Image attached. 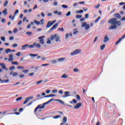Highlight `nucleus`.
<instances>
[{
    "label": "nucleus",
    "instance_id": "nucleus-12",
    "mask_svg": "<svg viewBox=\"0 0 125 125\" xmlns=\"http://www.w3.org/2000/svg\"><path fill=\"white\" fill-rule=\"evenodd\" d=\"M70 94V92L66 91L64 93V96H63V98H66V97H69V96H71V95Z\"/></svg>",
    "mask_w": 125,
    "mask_h": 125
},
{
    "label": "nucleus",
    "instance_id": "nucleus-10",
    "mask_svg": "<svg viewBox=\"0 0 125 125\" xmlns=\"http://www.w3.org/2000/svg\"><path fill=\"white\" fill-rule=\"evenodd\" d=\"M8 57H9V58L8 59V61L9 62H11L12 61H13V60H14V59H13V55L12 54H10Z\"/></svg>",
    "mask_w": 125,
    "mask_h": 125
},
{
    "label": "nucleus",
    "instance_id": "nucleus-14",
    "mask_svg": "<svg viewBox=\"0 0 125 125\" xmlns=\"http://www.w3.org/2000/svg\"><path fill=\"white\" fill-rule=\"evenodd\" d=\"M52 22H51V21H48V23H47V25H46V28H50V27H51V26H52Z\"/></svg>",
    "mask_w": 125,
    "mask_h": 125
},
{
    "label": "nucleus",
    "instance_id": "nucleus-34",
    "mask_svg": "<svg viewBox=\"0 0 125 125\" xmlns=\"http://www.w3.org/2000/svg\"><path fill=\"white\" fill-rule=\"evenodd\" d=\"M8 4V1L6 0L4 2V6H7V5Z\"/></svg>",
    "mask_w": 125,
    "mask_h": 125
},
{
    "label": "nucleus",
    "instance_id": "nucleus-23",
    "mask_svg": "<svg viewBox=\"0 0 125 125\" xmlns=\"http://www.w3.org/2000/svg\"><path fill=\"white\" fill-rule=\"evenodd\" d=\"M108 41H109V38H108V36H105L104 37V42H107Z\"/></svg>",
    "mask_w": 125,
    "mask_h": 125
},
{
    "label": "nucleus",
    "instance_id": "nucleus-22",
    "mask_svg": "<svg viewBox=\"0 0 125 125\" xmlns=\"http://www.w3.org/2000/svg\"><path fill=\"white\" fill-rule=\"evenodd\" d=\"M68 77H69V76H68V75L64 74L61 76V78H62V79H66V78H68Z\"/></svg>",
    "mask_w": 125,
    "mask_h": 125
},
{
    "label": "nucleus",
    "instance_id": "nucleus-31",
    "mask_svg": "<svg viewBox=\"0 0 125 125\" xmlns=\"http://www.w3.org/2000/svg\"><path fill=\"white\" fill-rule=\"evenodd\" d=\"M13 33L14 34H16V33H18V29H17V28H15L14 30H13Z\"/></svg>",
    "mask_w": 125,
    "mask_h": 125
},
{
    "label": "nucleus",
    "instance_id": "nucleus-44",
    "mask_svg": "<svg viewBox=\"0 0 125 125\" xmlns=\"http://www.w3.org/2000/svg\"><path fill=\"white\" fill-rule=\"evenodd\" d=\"M76 97H77V99H78V100H81V97L80 96V95H77Z\"/></svg>",
    "mask_w": 125,
    "mask_h": 125
},
{
    "label": "nucleus",
    "instance_id": "nucleus-9",
    "mask_svg": "<svg viewBox=\"0 0 125 125\" xmlns=\"http://www.w3.org/2000/svg\"><path fill=\"white\" fill-rule=\"evenodd\" d=\"M67 123V117L64 116L62 119V123L60 124V125H64Z\"/></svg>",
    "mask_w": 125,
    "mask_h": 125
},
{
    "label": "nucleus",
    "instance_id": "nucleus-11",
    "mask_svg": "<svg viewBox=\"0 0 125 125\" xmlns=\"http://www.w3.org/2000/svg\"><path fill=\"white\" fill-rule=\"evenodd\" d=\"M82 107V103H78L75 106H74V109H79Z\"/></svg>",
    "mask_w": 125,
    "mask_h": 125
},
{
    "label": "nucleus",
    "instance_id": "nucleus-58",
    "mask_svg": "<svg viewBox=\"0 0 125 125\" xmlns=\"http://www.w3.org/2000/svg\"><path fill=\"white\" fill-rule=\"evenodd\" d=\"M22 98V97L18 98L16 99V101H20V100H21Z\"/></svg>",
    "mask_w": 125,
    "mask_h": 125
},
{
    "label": "nucleus",
    "instance_id": "nucleus-35",
    "mask_svg": "<svg viewBox=\"0 0 125 125\" xmlns=\"http://www.w3.org/2000/svg\"><path fill=\"white\" fill-rule=\"evenodd\" d=\"M9 82V80L7 79L6 80H2L1 81V83H8Z\"/></svg>",
    "mask_w": 125,
    "mask_h": 125
},
{
    "label": "nucleus",
    "instance_id": "nucleus-52",
    "mask_svg": "<svg viewBox=\"0 0 125 125\" xmlns=\"http://www.w3.org/2000/svg\"><path fill=\"white\" fill-rule=\"evenodd\" d=\"M34 75H35V73L34 72H32L29 74V76H30V77H33Z\"/></svg>",
    "mask_w": 125,
    "mask_h": 125
},
{
    "label": "nucleus",
    "instance_id": "nucleus-13",
    "mask_svg": "<svg viewBox=\"0 0 125 125\" xmlns=\"http://www.w3.org/2000/svg\"><path fill=\"white\" fill-rule=\"evenodd\" d=\"M27 47H29L28 44L23 45L22 46H21V50H24L26 49V48H27Z\"/></svg>",
    "mask_w": 125,
    "mask_h": 125
},
{
    "label": "nucleus",
    "instance_id": "nucleus-53",
    "mask_svg": "<svg viewBox=\"0 0 125 125\" xmlns=\"http://www.w3.org/2000/svg\"><path fill=\"white\" fill-rule=\"evenodd\" d=\"M62 6L63 7V8H68V6L66 5H62Z\"/></svg>",
    "mask_w": 125,
    "mask_h": 125
},
{
    "label": "nucleus",
    "instance_id": "nucleus-8",
    "mask_svg": "<svg viewBox=\"0 0 125 125\" xmlns=\"http://www.w3.org/2000/svg\"><path fill=\"white\" fill-rule=\"evenodd\" d=\"M59 25V23H55L52 27V28L50 29V31H53V30H56V28H57V27H58V25Z\"/></svg>",
    "mask_w": 125,
    "mask_h": 125
},
{
    "label": "nucleus",
    "instance_id": "nucleus-41",
    "mask_svg": "<svg viewBox=\"0 0 125 125\" xmlns=\"http://www.w3.org/2000/svg\"><path fill=\"white\" fill-rule=\"evenodd\" d=\"M100 17H99L95 21V23H97L100 20Z\"/></svg>",
    "mask_w": 125,
    "mask_h": 125
},
{
    "label": "nucleus",
    "instance_id": "nucleus-21",
    "mask_svg": "<svg viewBox=\"0 0 125 125\" xmlns=\"http://www.w3.org/2000/svg\"><path fill=\"white\" fill-rule=\"evenodd\" d=\"M2 13L5 16L7 15V9H5L4 10H3L2 11Z\"/></svg>",
    "mask_w": 125,
    "mask_h": 125
},
{
    "label": "nucleus",
    "instance_id": "nucleus-51",
    "mask_svg": "<svg viewBox=\"0 0 125 125\" xmlns=\"http://www.w3.org/2000/svg\"><path fill=\"white\" fill-rule=\"evenodd\" d=\"M17 68L18 69H25V68L24 67H23V66H18Z\"/></svg>",
    "mask_w": 125,
    "mask_h": 125
},
{
    "label": "nucleus",
    "instance_id": "nucleus-50",
    "mask_svg": "<svg viewBox=\"0 0 125 125\" xmlns=\"http://www.w3.org/2000/svg\"><path fill=\"white\" fill-rule=\"evenodd\" d=\"M9 40H10V41H13V40H14V37H13V36L10 37Z\"/></svg>",
    "mask_w": 125,
    "mask_h": 125
},
{
    "label": "nucleus",
    "instance_id": "nucleus-45",
    "mask_svg": "<svg viewBox=\"0 0 125 125\" xmlns=\"http://www.w3.org/2000/svg\"><path fill=\"white\" fill-rule=\"evenodd\" d=\"M94 7L96 9H97V8H99V7H100V4H98L97 6H95Z\"/></svg>",
    "mask_w": 125,
    "mask_h": 125
},
{
    "label": "nucleus",
    "instance_id": "nucleus-56",
    "mask_svg": "<svg viewBox=\"0 0 125 125\" xmlns=\"http://www.w3.org/2000/svg\"><path fill=\"white\" fill-rule=\"evenodd\" d=\"M17 56H20V55H21V53L20 52H18L17 54H16Z\"/></svg>",
    "mask_w": 125,
    "mask_h": 125
},
{
    "label": "nucleus",
    "instance_id": "nucleus-63",
    "mask_svg": "<svg viewBox=\"0 0 125 125\" xmlns=\"http://www.w3.org/2000/svg\"><path fill=\"white\" fill-rule=\"evenodd\" d=\"M124 4H125V2H122L119 3V5H124Z\"/></svg>",
    "mask_w": 125,
    "mask_h": 125
},
{
    "label": "nucleus",
    "instance_id": "nucleus-24",
    "mask_svg": "<svg viewBox=\"0 0 125 125\" xmlns=\"http://www.w3.org/2000/svg\"><path fill=\"white\" fill-rule=\"evenodd\" d=\"M73 31H74L73 35H77V34L79 33V31H78V28L74 29Z\"/></svg>",
    "mask_w": 125,
    "mask_h": 125
},
{
    "label": "nucleus",
    "instance_id": "nucleus-37",
    "mask_svg": "<svg viewBox=\"0 0 125 125\" xmlns=\"http://www.w3.org/2000/svg\"><path fill=\"white\" fill-rule=\"evenodd\" d=\"M60 118H61V115H57L56 116L53 117V119H59Z\"/></svg>",
    "mask_w": 125,
    "mask_h": 125
},
{
    "label": "nucleus",
    "instance_id": "nucleus-6",
    "mask_svg": "<svg viewBox=\"0 0 125 125\" xmlns=\"http://www.w3.org/2000/svg\"><path fill=\"white\" fill-rule=\"evenodd\" d=\"M45 36H41L38 38V39L40 40L39 42L41 44H43L44 43V39Z\"/></svg>",
    "mask_w": 125,
    "mask_h": 125
},
{
    "label": "nucleus",
    "instance_id": "nucleus-1",
    "mask_svg": "<svg viewBox=\"0 0 125 125\" xmlns=\"http://www.w3.org/2000/svg\"><path fill=\"white\" fill-rule=\"evenodd\" d=\"M108 23L111 25L109 28V30H115V29L118 28V26L122 25L120 21H117V18H112L110 19Z\"/></svg>",
    "mask_w": 125,
    "mask_h": 125
},
{
    "label": "nucleus",
    "instance_id": "nucleus-29",
    "mask_svg": "<svg viewBox=\"0 0 125 125\" xmlns=\"http://www.w3.org/2000/svg\"><path fill=\"white\" fill-rule=\"evenodd\" d=\"M17 76H18V73L16 72H15L13 73L12 77L14 78V77H17Z\"/></svg>",
    "mask_w": 125,
    "mask_h": 125
},
{
    "label": "nucleus",
    "instance_id": "nucleus-38",
    "mask_svg": "<svg viewBox=\"0 0 125 125\" xmlns=\"http://www.w3.org/2000/svg\"><path fill=\"white\" fill-rule=\"evenodd\" d=\"M0 39L2 42H5V37L2 36V37H1Z\"/></svg>",
    "mask_w": 125,
    "mask_h": 125
},
{
    "label": "nucleus",
    "instance_id": "nucleus-57",
    "mask_svg": "<svg viewBox=\"0 0 125 125\" xmlns=\"http://www.w3.org/2000/svg\"><path fill=\"white\" fill-rule=\"evenodd\" d=\"M42 83V81H38V82H37L36 84H40V83Z\"/></svg>",
    "mask_w": 125,
    "mask_h": 125
},
{
    "label": "nucleus",
    "instance_id": "nucleus-49",
    "mask_svg": "<svg viewBox=\"0 0 125 125\" xmlns=\"http://www.w3.org/2000/svg\"><path fill=\"white\" fill-rule=\"evenodd\" d=\"M23 73H24V74H26V73H28V72H29V70H24L22 71Z\"/></svg>",
    "mask_w": 125,
    "mask_h": 125
},
{
    "label": "nucleus",
    "instance_id": "nucleus-30",
    "mask_svg": "<svg viewBox=\"0 0 125 125\" xmlns=\"http://www.w3.org/2000/svg\"><path fill=\"white\" fill-rule=\"evenodd\" d=\"M57 101H58V102H60V103H61V104H62V105H64L65 104V103L63 102V101H61V100H56Z\"/></svg>",
    "mask_w": 125,
    "mask_h": 125
},
{
    "label": "nucleus",
    "instance_id": "nucleus-19",
    "mask_svg": "<svg viewBox=\"0 0 125 125\" xmlns=\"http://www.w3.org/2000/svg\"><path fill=\"white\" fill-rule=\"evenodd\" d=\"M11 49L10 48H7L5 50V52L6 53V54H8V53H9V52H11Z\"/></svg>",
    "mask_w": 125,
    "mask_h": 125
},
{
    "label": "nucleus",
    "instance_id": "nucleus-59",
    "mask_svg": "<svg viewBox=\"0 0 125 125\" xmlns=\"http://www.w3.org/2000/svg\"><path fill=\"white\" fill-rule=\"evenodd\" d=\"M19 10H16V11L15 12L14 15H16V14H17V13H19Z\"/></svg>",
    "mask_w": 125,
    "mask_h": 125
},
{
    "label": "nucleus",
    "instance_id": "nucleus-28",
    "mask_svg": "<svg viewBox=\"0 0 125 125\" xmlns=\"http://www.w3.org/2000/svg\"><path fill=\"white\" fill-rule=\"evenodd\" d=\"M34 23H35V24H37V25H41V22L37 20H35L34 21Z\"/></svg>",
    "mask_w": 125,
    "mask_h": 125
},
{
    "label": "nucleus",
    "instance_id": "nucleus-17",
    "mask_svg": "<svg viewBox=\"0 0 125 125\" xmlns=\"http://www.w3.org/2000/svg\"><path fill=\"white\" fill-rule=\"evenodd\" d=\"M0 66H1L2 69H6V66H5V64L4 63H0Z\"/></svg>",
    "mask_w": 125,
    "mask_h": 125
},
{
    "label": "nucleus",
    "instance_id": "nucleus-18",
    "mask_svg": "<svg viewBox=\"0 0 125 125\" xmlns=\"http://www.w3.org/2000/svg\"><path fill=\"white\" fill-rule=\"evenodd\" d=\"M54 13V14H58L59 16L62 15V13H61V12H58V11H55Z\"/></svg>",
    "mask_w": 125,
    "mask_h": 125
},
{
    "label": "nucleus",
    "instance_id": "nucleus-42",
    "mask_svg": "<svg viewBox=\"0 0 125 125\" xmlns=\"http://www.w3.org/2000/svg\"><path fill=\"white\" fill-rule=\"evenodd\" d=\"M58 31H61V32H64V28H59Z\"/></svg>",
    "mask_w": 125,
    "mask_h": 125
},
{
    "label": "nucleus",
    "instance_id": "nucleus-20",
    "mask_svg": "<svg viewBox=\"0 0 125 125\" xmlns=\"http://www.w3.org/2000/svg\"><path fill=\"white\" fill-rule=\"evenodd\" d=\"M36 46V43H34L32 45H30L28 46V47H29V48H35V47Z\"/></svg>",
    "mask_w": 125,
    "mask_h": 125
},
{
    "label": "nucleus",
    "instance_id": "nucleus-47",
    "mask_svg": "<svg viewBox=\"0 0 125 125\" xmlns=\"http://www.w3.org/2000/svg\"><path fill=\"white\" fill-rule=\"evenodd\" d=\"M26 35H28V36H31L32 35V32H27L26 33Z\"/></svg>",
    "mask_w": 125,
    "mask_h": 125
},
{
    "label": "nucleus",
    "instance_id": "nucleus-16",
    "mask_svg": "<svg viewBox=\"0 0 125 125\" xmlns=\"http://www.w3.org/2000/svg\"><path fill=\"white\" fill-rule=\"evenodd\" d=\"M65 59H66L65 58H61L58 59L57 60L58 62H63Z\"/></svg>",
    "mask_w": 125,
    "mask_h": 125
},
{
    "label": "nucleus",
    "instance_id": "nucleus-61",
    "mask_svg": "<svg viewBox=\"0 0 125 125\" xmlns=\"http://www.w3.org/2000/svg\"><path fill=\"white\" fill-rule=\"evenodd\" d=\"M72 102H73V103H74L75 104H76L77 103V100H76V99H74L72 100Z\"/></svg>",
    "mask_w": 125,
    "mask_h": 125
},
{
    "label": "nucleus",
    "instance_id": "nucleus-32",
    "mask_svg": "<svg viewBox=\"0 0 125 125\" xmlns=\"http://www.w3.org/2000/svg\"><path fill=\"white\" fill-rule=\"evenodd\" d=\"M35 46H36V47H37V48H41V44H40V43H37V44L36 43Z\"/></svg>",
    "mask_w": 125,
    "mask_h": 125
},
{
    "label": "nucleus",
    "instance_id": "nucleus-5",
    "mask_svg": "<svg viewBox=\"0 0 125 125\" xmlns=\"http://www.w3.org/2000/svg\"><path fill=\"white\" fill-rule=\"evenodd\" d=\"M82 52L81 49H76L73 52L70 53V55L71 56H74V55H77V54H80V53Z\"/></svg>",
    "mask_w": 125,
    "mask_h": 125
},
{
    "label": "nucleus",
    "instance_id": "nucleus-43",
    "mask_svg": "<svg viewBox=\"0 0 125 125\" xmlns=\"http://www.w3.org/2000/svg\"><path fill=\"white\" fill-rule=\"evenodd\" d=\"M12 46L13 47H17V46H18V44L17 43H14L13 45H12Z\"/></svg>",
    "mask_w": 125,
    "mask_h": 125
},
{
    "label": "nucleus",
    "instance_id": "nucleus-46",
    "mask_svg": "<svg viewBox=\"0 0 125 125\" xmlns=\"http://www.w3.org/2000/svg\"><path fill=\"white\" fill-rule=\"evenodd\" d=\"M71 15V11H68L66 14V16H70Z\"/></svg>",
    "mask_w": 125,
    "mask_h": 125
},
{
    "label": "nucleus",
    "instance_id": "nucleus-2",
    "mask_svg": "<svg viewBox=\"0 0 125 125\" xmlns=\"http://www.w3.org/2000/svg\"><path fill=\"white\" fill-rule=\"evenodd\" d=\"M53 100H54V99H52L46 103H44L42 104L38 105L37 106V107L35 108L34 112L36 113L37 112V110H38V109H44L45 105H47V104L50 103V102H52V101H53Z\"/></svg>",
    "mask_w": 125,
    "mask_h": 125
},
{
    "label": "nucleus",
    "instance_id": "nucleus-55",
    "mask_svg": "<svg viewBox=\"0 0 125 125\" xmlns=\"http://www.w3.org/2000/svg\"><path fill=\"white\" fill-rule=\"evenodd\" d=\"M52 62L53 64H56V63H57V61L56 60H53L52 61Z\"/></svg>",
    "mask_w": 125,
    "mask_h": 125
},
{
    "label": "nucleus",
    "instance_id": "nucleus-3",
    "mask_svg": "<svg viewBox=\"0 0 125 125\" xmlns=\"http://www.w3.org/2000/svg\"><path fill=\"white\" fill-rule=\"evenodd\" d=\"M51 41H54L56 42H61V39L60 36L58 34H52L50 37Z\"/></svg>",
    "mask_w": 125,
    "mask_h": 125
},
{
    "label": "nucleus",
    "instance_id": "nucleus-7",
    "mask_svg": "<svg viewBox=\"0 0 125 125\" xmlns=\"http://www.w3.org/2000/svg\"><path fill=\"white\" fill-rule=\"evenodd\" d=\"M34 98V96L29 97L25 99V101L24 102L23 104H27V103L31 100V99H33Z\"/></svg>",
    "mask_w": 125,
    "mask_h": 125
},
{
    "label": "nucleus",
    "instance_id": "nucleus-33",
    "mask_svg": "<svg viewBox=\"0 0 125 125\" xmlns=\"http://www.w3.org/2000/svg\"><path fill=\"white\" fill-rule=\"evenodd\" d=\"M76 17L77 19H81V18H82L83 17V16L77 15H76Z\"/></svg>",
    "mask_w": 125,
    "mask_h": 125
},
{
    "label": "nucleus",
    "instance_id": "nucleus-27",
    "mask_svg": "<svg viewBox=\"0 0 125 125\" xmlns=\"http://www.w3.org/2000/svg\"><path fill=\"white\" fill-rule=\"evenodd\" d=\"M12 65H17V66H18V65H19V63H18V62H12Z\"/></svg>",
    "mask_w": 125,
    "mask_h": 125
},
{
    "label": "nucleus",
    "instance_id": "nucleus-40",
    "mask_svg": "<svg viewBox=\"0 0 125 125\" xmlns=\"http://www.w3.org/2000/svg\"><path fill=\"white\" fill-rule=\"evenodd\" d=\"M40 22H41V25H43V24H44V20L42 19L41 20Z\"/></svg>",
    "mask_w": 125,
    "mask_h": 125
},
{
    "label": "nucleus",
    "instance_id": "nucleus-54",
    "mask_svg": "<svg viewBox=\"0 0 125 125\" xmlns=\"http://www.w3.org/2000/svg\"><path fill=\"white\" fill-rule=\"evenodd\" d=\"M89 14H86L85 15V19H87V18H88V16H89Z\"/></svg>",
    "mask_w": 125,
    "mask_h": 125
},
{
    "label": "nucleus",
    "instance_id": "nucleus-64",
    "mask_svg": "<svg viewBox=\"0 0 125 125\" xmlns=\"http://www.w3.org/2000/svg\"><path fill=\"white\" fill-rule=\"evenodd\" d=\"M73 71L74 72H79V69L78 68H74Z\"/></svg>",
    "mask_w": 125,
    "mask_h": 125
},
{
    "label": "nucleus",
    "instance_id": "nucleus-4",
    "mask_svg": "<svg viewBox=\"0 0 125 125\" xmlns=\"http://www.w3.org/2000/svg\"><path fill=\"white\" fill-rule=\"evenodd\" d=\"M82 27L85 28V30H88L90 28V25L86 22L84 21L82 23Z\"/></svg>",
    "mask_w": 125,
    "mask_h": 125
},
{
    "label": "nucleus",
    "instance_id": "nucleus-15",
    "mask_svg": "<svg viewBox=\"0 0 125 125\" xmlns=\"http://www.w3.org/2000/svg\"><path fill=\"white\" fill-rule=\"evenodd\" d=\"M114 16L115 17H116L117 18H118L119 19L122 18V17L121 16V15H120V14H114Z\"/></svg>",
    "mask_w": 125,
    "mask_h": 125
},
{
    "label": "nucleus",
    "instance_id": "nucleus-48",
    "mask_svg": "<svg viewBox=\"0 0 125 125\" xmlns=\"http://www.w3.org/2000/svg\"><path fill=\"white\" fill-rule=\"evenodd\" d=\"M41 60L43 61H44V60H46V57H42V58H41Z\"/></svg>",
    "mask_w": 125,
    "mask_h": 125
},
{
    "label": "nucleus",
    "instance_id": "nucleus-36",
    "mask_svg": "<svg viewBox=\"0 0 125 125\" xmlns=\"http://www.w3.org/2000/svg\"><path fill=\"white\" fill-rule=\"evenodd\" d=\"M105 46H106L105 44H104V45L101 46V50H104V48H105Z\"/></svg>",
    "mask_w": 125,
    "mask_h": 125
},
{
    "label": "nucleus",
    "instance_id": "nucleus-60",
    "mask_svg": "<svg viewBox=\"0 0 125 125\" xmlns=\"http://www.w3.org/2000/svg\"><path fill=\"white\" fill-rule=\"evenodd\" d=\"M57 90H56V89H54L52 90L53 93H57Z\"/></svg>",
    "mask_w": 125,
    "mask_h": 125
},
{
    "label": "nucleus",
    "instance_id": "nucleus-25",
    "mask_svg": "<svg viewBox=\"0 0 125 125\" xmlns=\"http://www.w3.org/2000/svg\"><path fill=\"white\" fill-rule=\"evenodd\" d=\"M76 13H77V14L83 13V10H79V11H76Z\"/></svg>",
    "mask_w": 125,
    "mask_h": 125
},
{
    "label": "nucleus",
    "instance_id": "nucleus-39",
    "mask_svg": "<svg viewBox=\"0 0 125 125\" xmlns=\"http://www.w3.org/2000/svg\"><path fill=\"white\" fill-rule=\"evenodd\" d=\"M15 66H12L9 68L10 71H12V70H15Z\"/></svg>",
    "mask_w": 125,
    "mask_h": 125
},
{
    "label": "nucleus",
    "instance_id": "nucleus-26",
    "mask_svg": "<svg viewBox=\"0 0 125 125\" xmlns=\"http://www.w3.org/2000/svg\"><path fill=\"white\" fill-rule=\"evenodd\" d=\"M38 54H29V56H31V57H37L38 56Z\"/></svg>",
    "mask_w": 125,
    "mask_h": 125
},
{
    "label": "nucleus",
    "instance_id": "nucleus-62",
    "mask_svg": "<svg viewBox=\"0 0 125 125\" xmlns=\"http://www.w3.org/2000/svg\"><path fill=\"white\" fill-rule=\"evenodd\" d=\"M57 4H58V3H57V2L55 1L53 3V5H54L55 6H56V5H57Z\"/></svg>",
    "mask_w": 125,
    "mask_h": 125
}]
</instances>
